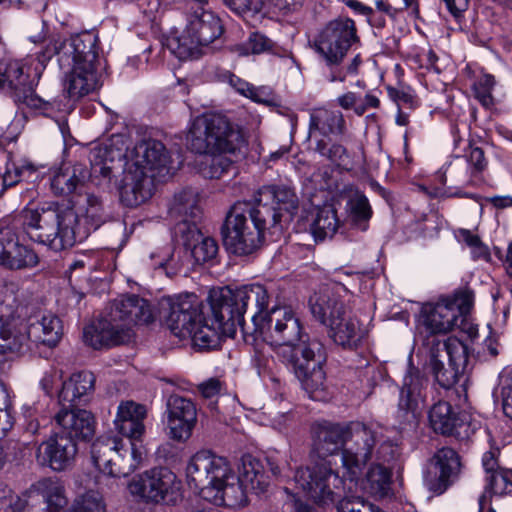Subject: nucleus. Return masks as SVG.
<instances>
[{
	"mask_svg": "<svg viewBox=\"0 0 512 512\" xmlns=\"http://www.w3.org/2000/svg\"><path fill=\"white\" fill-rule=\"evenodd\" d=\"M358 40L356 27L349 18L329 22L313 39L312 48L325 66V72L342 64L353 43Z\"/></svg>",
	"mask_w": 512,
	"mask_h": 512,
	"instance_id": "15",
	"label": "nucleus"
},
{
	"mask_svg": "<svg viewBox=\"0 0 512 512\" xmlns=\"http://www.w3.org/2000/svg\"><path fill=\"white\" fill-rule=\"evenodd\" d=\"M313 450L319 457L334 455L344 450L347 440V425L328 421L313 424Z\"/></svg>",
	"mask_w": 512,
	"mask_h": 512,
	"instance_id": "27",
	"label": "nucleus"
},
{
	"mask_svg": "<svg viewBox=\"0 0 512 512\" xmlns=\"http://www.w3.org/2000/svg\"><path fill=\"white\" fill-rule=\"evenodd\" d=\"M428 419L434 432L453 436L459 440L469 439L476 431L470 417L456 410L449 402L440 400L428 412Z\"/></svg>",
	"mask_w": 512,
	"mask_h": 512,
	"instance_id": "22",
	"label": "nucleus"
},
{
	"mask_svg": "<svg viewBox=\"0 0 512 512\" xmlns=\"http://www.w3.org/2000/svg\"><path fill=\"white\" fill-rule=\"evenodd\" d=\"M469 163V169L472 173L482 180V173L487 168V160L484 155V151L479 147H473L470 149L467 156L464 157Z\"/></svg>",
	"mask_w": 512,
	"mask_h": 512,
	"instance_id": "60",
	"label": "nucleus"
},
{
	"mask_svg": "<svg viewBox=\"0 0 512 512\" xmlns=\"http://www.w3.org/2000/svg\"><path fill=\"white\" fill-rule=\"evenodd\" d=\"M471 306L472 297L468 292L437 303L424 304L418 318L419 328L428 334L448 333L455 327L461 314L469 313Z\"/></svg>",
	"mask_w": 512,
	"mask_h": 512,
	"instance_id": "17",
	"label": "nucleus"
},
{
	"mask_svg": "<svg viewBox=\"0 0 512 512\" xmlns=\"http://www.w3.org/2000/svg\"><path fill=\"white\" fill-rule=\"evenodd\" d=\"M190 486L200 491L204 498L217 504L240 506L246 502L249 491L234 475L226 458L209 450L195 453L186 467Z\"/></svg>",
	"mask_w": 512,
	"mask_h": 512,
	"instance_id": "6",
	"label": "nucleus"
},
{
	"mask_svg": "<svg viewBox=\"0 0 512 512\" xmlns=\"http://www.w3.org/2000/svg\"><path fill=\"white\" fill-rule=\"evenodd\" d=\"M34 78L27 86L17 92L14 96V101L18 105H24L32 110L46 113L52 110L53 104L50 101H45L33 92Z\"/></svg>",
	"mask_w": 512,
	"mask_h": 512,
	"instance_id": "50",
	"label": "nucleus"
},
{
	"mask_svg": "<svg viewBox=\"0 0 512 512\" xmlns=\"http://www.w3.org/2000/svg\"><path fill=\"white\" fill-rule=\"evenodd\" d=\"M95 377L89 371H81L71 375L62 385L58 399L61 406L76 407L88 401L94 390Z\"/></svg>",
	"mask_w": 512,
	"mask_h": 512,
	"instance_id": "31",
	"label": "nucleus"
},
{
	"mask_svg": "<svg viewBox=\"0 0 512 512\" xmlns=\"http://www.w3.org/2000/svg\"><path fill=\"white\" fill-rule=\"evenodd\" d=\"M183 246L190 254L195 263L201 264L215 258L218 252L217 242L211 237H200L191 241L190 245L185 243L184 238H180Z\"/></svg>",
	"mask_w": 512,
	"mask_h": 512,
	"instance_id": "45",
	"label": "nucleus"
},
{
	"mask_svg": "<svg viewBox=\"0 0 512 512\" xmlns=\"http://www.w3.org/2000/svg\"><path fill=\"white\" fill-rule=\"evenodd\" d=\"M391 488V474L381 465H373L369 468L364 489L375 497H385Z\"/></svg>",
	"mask_w": 512,
	"mask_h": 512,
	"instance_id": "43",
	"label": "nucleus"
},
{
	"mask_svg": "<svg viewBox=\"0 0 512 512\" xmlns=\"http://www.w3.org/2000/svg\"><path fill=\"white\" fill-rule=\"evenodd\" d=\"M123 156L121 150L108 144L94 146L89 153L91 171L95 175L110 178L114 169V163Z\"/></svg>",
	"mask_w": 512,
	"mask_h": 512,
	"instance_id": "38",
	"label": "nucleus"
},
{
	"mask_svg": "<svg viewBox=\"0 0 512 512\" xmlns=\"http://www.w3.org/2000/svg\"><path fill=\"white\" fill-rule=\"evenodd\" d=\"M236 478L249 491L257 494L265 492L268 487L261 463L250 455L242 457L239 476Z\"/></svg>",
	"mask_w": 512,
	"mask_h": 512,
	"instance_id": "36",
	"label": "nucleus"
},
{
	"mask_svg": "<svg viewBox=\"0 0 512 512\" xmlns=\"http://www.w3.org/2000/svg\"><path fill=\"white\" fill-rule=\"evenodd\" d=\"M512 492V478L509 473L499 471L486 476L485 492L494 495H503Z\"/></svg>",
	"mask_w": 512,
	"mask_h": 512,
	"instance_id": "56",
	"label": "nucleus"
},
{
	"mask_svg": "<svg viewBox=\"0 0 512 512\" xmlns=\"http://www.w3.org/2000/svg\"><path fill=\"white\" fill-rule=\"evenodd\" d=\"M198 389L203 397L213 398L221 393L223 385L219 379L210 378L199 384Z\"/></svg>",
	"mask_w": 512,
	"mask_h": 512,
	"instance_id": "64",
	"label": "nucleus"
},
{
	"mask_svg": "<svg viewBox=\"0 0 512 512\" xmlns=\"http://www.w3.org/2000/svg\"><path fill=\"white\" fill-rule=\"evenodd\" d=\"M388 96L391 100L396 102L398 105L401 104H409L413 103V94L408 88H397L388 86L387 87Z\"/></svg>",
	"mask_w": 512,
	"mask_h": 512,
	"instance_id": "63",
	"label": "nucleus"
},
{
	"mask_svg": "<svg viewBox=\"0 0 512 512\" xmlns=\"http://www.w3.org/2000/svg\"><path fill=\"white\" fill-rule=\"evenodd\" d=\"M34 342H40L47 346L57 345L63 333L61 320L54 314L42 315L37 322H29Z\"/></svg>",
	"mask_w": 512,
	"mask_h": 512,
	"instance_id": "35",
	"label": "nucleus"
},
{
	"mask_svg": "<svg viewBox=\"0 0 512 512\" xmlns=\"http://www.w3.org/2000/svg\"><path fill=\"white\" fill-rule=\"evenodd\" d=\"M346 296L344 285L328 283L310 297L309 305L312 315L328 328V335L335 344L355 349L366 337L367 330L350 314L344 301Z\"/></svg>",
	"mask_w": 512,
	"mask_h": 512,
	"instance_id": "7",
	"label": "nucleus"
},
{
	"mask_svg": "<svg viewBox=\"0 0 512 512\" xmlns=\"http://www.w3.org/2000/svg\"><path fill=\"white\" fill-rule=\"evenodd\" d=\"M346 132V123L342 112L325 108L314 109L310 114L309 137L318 142L329 136H341Z\"/></svg>",
	"mask_w": 512,
	"mask_h": 512,
	"instance_id": "30",
	"label": "nucleus"
},
{
	"mask_svg": "<svg viewBox=\"0 0 512 512\" xmlns=\"http://www.w3.org/2000/svg\"><path fill=\"white\" fill-rule=\"evenodd\" d=\"M170 213L177 219L175 236L184 238L187 245L200 237L198 222L202 217V207L198 191L185 188L174 196Z\"/></svg>",
	"mask_w": 512,
	"mask_h": 512,
	"instance_id": "21",
	"label": "nucleus"
},
{
	"mask_svg": "<svg viewBox=\"0 0 512 512\" xmlns=\"http://www.w3.org/2000/svg\"><path fill=\"white\" fill-rule=\"evenodd\" d=\"M69 512H106L102 496L97 491H88L77 497Z\"/></svg>",
	"mask_w": 512,
	"mask_h": 512,
	"instance_id": "55",
	"label": "nucleus"
},
{
	"mask_svg": "<svg viewBox=\"0 0 512 512\" xmlns=\"http://www.w3.org/2000/svg\"><path fill=\"white\" fill-rule=\"evenodd\" d=\"M17 239L16 233L8 228L4 227L0 229V265H2L5 258L11 253V249L14 247V243Z\"/></svg>",
	"mask_w": 512,
	"mask_h": 512,
	"instance_id": "62",
	"label": "nucleus"
},
{
	"mask_svg": "<svg viewBox=\"0 0 512 512\" xmlns=\"http://www.w3.org/2000/svg\"><path fill=\"white\" fill-rule=\"evenodd\" d=\"M431 348H437L439 352L444 353V359L452 365L463 371L466 368L469 358L468 347L458 338L449 337L443 342L437 341Z\"/></svg>",
	"mask_w": 512,
	"mask_h": 512,
	"instance_id": "42",
	"label": "nucleus"
},
{
	"mask_svg": "<svg viewBox=\"0 0 512 512\" xmlns=\"http://www.w3.org/2000/svg\"><path fill=\"white\" fill-rule=\"evenodd\" d=\"M19 292L17 283L9 282L0 285V321L18 311Z\"/></svg>",
	"mask_w": 512,
	"mask_h": 512,
	"instance_id": "49",
	"label": "nucleus"
},
{
	"mask_svg": "<svg viewBox=\"0 0 512 512\" xmlns=\"http://www.w3.org/2000/svg\"><path fill=\"white\" fill-rule=\"evenodd\" d=\"M496 85L495 77L491 74H483L472 86L474 97L480 104L489 109L494 105L492 91Z\"/></svg>",
	"mask_w": 512,
	"mask_h": 512,
	"instance_id": "51",
	"label": "nucleus"
},
{
	"mask_svg": "<svg viewBox=\"0 0 512 512\" xmlns=\"http://www.w3.org/2000/svg\"><path fill=\"white\" fill-rule=\"evenodd\" d=\"M77 450L74 440L56 433L39 445L36 459L42 466H48L54 471H63L72 466Z\"/></svg>",
	"mask_w": 512,
	"mask_h": 512,
	"instance_id": "24",
	"label": "nucleus"
},
{
	"mask_svg": "<svg viewBox=\"0 0 512 512\" xmlns=\"http://www.w3.org/2000/svg\"><path fill=\"white\" fill-rule=\"evenodd\" d=\"M26 171H34V166L31 163H8L6 166V171L3 175L4 187H11L18 183L21 179L22 174Z\"/></svg>",
	"mask_w": 512,
	"mask_h": 512,
	"instance_id": "59",
	"label": "nucleus"
},
{
	"mask_svg": "<svg viewBox=\"0 0 512 512\" xmlns=\"http://www.w3.org/2000/svg\"><path fill=\"white\" fill-rule=\"evenodd\" d=\"M129 491L147 503L173 501L180 489L177 476L168 468H152L129 483Z\"/></svg>",
	"mask_w": 512,
	"mask_h": 512,
	"instance_id": "20",
	"label": "nucleus"
},
{
	"mask_svg": "<svg viewBox=\"0 0 512 512\" xmlns=\"http://www.w3.org/2000/svg\"><path fill=\"white\" fill-rule=\"evenodd\" d=\"M272 48L273 42L268 37L261 33L253 32L244 42L234 45L231 51L238 56L246 57L268 52Z\"/></svg>",
	"mask_w": 512,
	"mask_h": 512,
	"instance_id": "47",
	"label": "nucleus"
},
{
	"mask_svg": "<svg viewBox=\"0 0 512 512\" xmlns=\"http://www.w3.org/2000/svg\"><path fill=\"white\" fill-rule=\"evenodd\" d=\"M187 146L199 154L237 156L247 146L240 125L221 114H204L190 125Z\"/></svg>",
	"mask_w": 512,
	"mask_h": 512,
	"instance_id": "9",
	"label": "nucleus"
},
{
	"mask_svg": "<svg viewBox=\"0 0 512 512\" xmlns=\"http://www.w3.org/2000/svg\"><path fill=\"white\" fill-rule=\"evenodd\" d=\"M155 268H161L168 277H173L183 270L188 262V252L176 251L172 245L168 244L150 255Z\"/></svg>",
	"mask_w": 512,
	"mask_h": 512,
	"instance_id": "37",
	"label": "nucleus"
},
{
	"mask_svg": "<svg viewBox=\"0 0 512 512\" xmlns=\"http://www.w3.org/2000/svg\"><path fill=\"white\" fill-rule=\"evenodd\" d=\"M337 512H384L378 505L362 496H345L336 505Z\"/></svg>",
	"mask_w": 512,
	"mask_h": 512,
	"instance_id": "52",
	"label": "nucleus"
},
{
	"mask_svg": "<svg viewBox=\"0 0 512 512\" xmlns=\"http://www.w3.org/2000/svg\"><path fill=\"white\" fill-rule=\"evenodd\" d=\"M89 175L87 167L83 164H64L53 173L51 190L55 195H68L81 186Z\"/></svg>",
	"mask_w": 512,
	"mask_h": 512,
	"instance_id": "33",
	"label": "nucleus"
},
{
	"mask_svg": "<svg viewBox=\"0 0 512 512\" xmlns=\"http://www.w3.org/2000/svg\"><path fill=\"white\" fill-rule=\"evenodd\" d=\"M460 469L457 452L450 447H442L430 459L424 483L430 491L442 494L457 479Z\"/></svg>",
	"mask_w": 512,
	"mask_h": 512,
	"instance_id": "23",
	"label": "nucleus"
},
{
	"mask_svg": "<svg viewBox=\"0 0 512 512\" xmlns=\"http://www.w3.org/2000/svg\"><path fill=\"white\" fill-rule=\"evenodd\" d=\"M361 64V56L360 54H356L348 65L343 66L342 64H338L337 68H331L326 72L325 77L329 82H344L347 76L356 75L358 73Z\"/></svg>",
	"mask_w": 512,
	"mask_h": 512,
	"instance_id": "57",
	"label": "nucleus"
},
{
	"mask_svg": "<svg viewBox=\"0 0 512 512\" xmlns=\"http://www.w3.org/2000/svg\"><path fill=\"white\" fill-rule=\"evenodd\" d=\"M187 25L182 36L168 39L167 46L180 60L197 59L202 48L223 33L220 18L205 9L203 0H186Z\"/></svg>",
	"mask_w": 512,
	"mask_h": 512,
	"instance_id": "11",
	"label": "nucleus"
},
{
	"mask_svg": "<svg viewBox=\"0 0 512 512\" xmlns=\"http://www.w3.org/2000/svg\"><path fill=\"white\" fill-rule=\"evenodd\" d=\"M347 440L342 452V466L351 480L356 479L371 459L379 432L361 422L347 424Z\"/></svg>",
	"mask_w": 512,
	"mask_h": 512,
	"instance_id": "18",
	"label": "nucleus"
},
{
	"mask_svg": "<svg viewBox=\"0 0 512 512\" xmlns=\"http://www.w3.org/2000/svg\"><path fill=\"white\" fill-rule=\"evenodd\" d=\"M444 353L439 352L437 348H430L429 367L437 383L449 389L459 380L463 370L448 362L445 364Z\"/></svg>",
	"mask_w": 512,
	"mask_h": 512,
	"instance_id": "39",
	"label": "nucleus"
},
{
	"mask_svg": "<svg viewBox=\"0 0 512 512\" xmlns=\"http://www.w3.org/2000/svg\"><path fill=\"white\" fill-rule=\"evenodd\" d=\"M167 426L171 438L188 439L196 424L197 412L194 403L180 395H171L167 402Z\"/></svg>",
	"mask_w": 512,
	"mask_h": 512,
	"instance_id": "26",
	"label": "nucleus"
},
{
	"mask_svg": "<svg viewBox=\"0 0 512 512\" xmlns=\"http://www.w3.org/2000/svg\"><path fill=\"white\" fill-rule=\"evenodd\" d=\"M347 210L352 222L362 230H366V223L372 216V208L368 198L363 193L355 191L349 197Z\"/></svg>",
	"mask_w": 512,
	"mask_h": 512,
	"instance_id": "46",
	"label": "nucleus"
},
{
	"mask_svg": "<svg viewBox=\"0 0 512 512\" xmlns=\"http://www.w3.org/2000/svg\"><path fill=\"white\" fill-rule=\"evenodd\" d=\"M212 309L211 292L207 304H200L194 294L163 297L159 301V318L173 335L190 338L201 350L216 349L226 338L223 316Z\"/></svg>",
	"mask_w": 512,
	"mask_h": 512,
	"instance_id": "1",
	"label": "nucleus"
},
{
	"mask_svg": "<svg viewBox=\"0 0 512 512\" xmlns=\"http://www.w3.org/2000/svg\"><path fill=\"white\" fill-rule=\"evenodd\" d=\"M298 349L300 356L289 357L286 364L291 366L302 388L312 400H327L326 375L323 371L327 354L323 343L318 339H313Z\"/></svg>",
	"mask_w": 512,
	"mask_h": 512,
	"instance_id": "14",
	"label": "nucleus"
},
{
	"mask_svg": "<svg viewBox=\"0 0 512 512\" xmlns=\"http://www.w3.org/2000/svg\"><path fill=\"white\" fill-rule=\"evenodd\" d=\"M22 223L28 237L51 250L61 251L85 240L90 229L69 203L51 202L22 210Z\"/></svg>",
	"mask_w": 512,
	"mask_h": 512,
	"instance_id": "4",
	"label": "nucleus"
},
{
	"mask_svg": "<svg viewBox=\"0 0 512 512\" xmlns=\"http://www.w3.org/2000/svg\"><path fill=\"white\" fill-rule=\"evenodd\" d=\"M284 214L270 202L261 199L260 189L252 201H238L230 209L223 226L226 248L237 255H249L256 251L264 232L281 234Z\"/></svg>",
	"mask_w": 512,
	"mask_h": 512,
	"instance_id": "2",
	"label": "nucleus"
},
{
	"mask_svg": "<svg viewBox=\"0 0 512 512\" xmlns=\"http://www.w3.org/2000/svg\"><path fill=\"white\" fill-rule=\"evenodd\" d=\"M30 64L23 60L0 61V89L11 97L31 82Z\"/></svg>",
	"mask_w": 512,
	"mask_h": 512,
	"instance_id": "32",
	"label": "nucleus"
},
{
	"mask_svg": "<svg viewBox=\"0 0 512 512\" xmlns=\"http://www.w3.org/2000/svg\"><path fill=\"white\" fill-rule=\"evenodd\" d=\"M169 163L165 146L157 140L138 142L127 154V168L120 188L121 201L130 207L147 201L153 193L152 171H161Z\"/></svg>",
	"mask_w": 512,
	"mask_h": 512,
	"instance_id": "8",
	"label": "nucleus"
},
{
	"mask_svg": "<svg viewBox=\"0 0 512 512\" xmlns=\"http://www.w3.org/2000/svg\"><path fill=\"white\" fill-rule=\"evenodd\" d=\"M294 481L296 486L318 505L334 503L344 485L343 479L333 469L331 462L325 459L297 469Z\"/></svg>",
	"mask_w": 512,
	"mask_h": 512,
	"instance_id": "16",
	"label": "nucleus"
},
{
	"mask_svg": "<svg viewBox=\"0 0 512 512\" xmlns=\"http://www.w3.org/2000/svg\"><path fill=\"white\" fill-rule=\"evenodd\" d=\"M252 323L255 340L260 337L276 346V353L284 363L289 357L300 356L298 348L314 339L308 337L300 318L288 306H273L268 314L252 315Z\"/></svg>",
	"mask_w": 512,
	"mask_h": 512,
	"instance_id": "10",
	"label": "nucleus"
},
{
	"mask_svg": "<svg viewBox=\"0 0 512 512\" xmlns=\"http://www.w3.org/2000/svg\"><path fill=\"white\" fill-rule=\"evenodd\" d=\"M54 420L59 427L58 434L76 440H90L95 434L96 421L93 414L85 409L61 406Z\"/></svg>",
	"mask_w": 512,
	"mask_h": 512,
	"instance_id": "25",
	"label": "nucleus"
},
{
	"mask_svg": "<svg viewBox=\"0 0 512 512\" xmlns=\"http://www.w3.org/2000/svg\"><path fill=\"white\" fill-rule=\"evenodd\" d=\"M81 212L94 229L98 228L104 221L105 215L103 210L102 201L99 197L93 194H87L85 203L81 208Z\"/></svg>",
	"mask_w": 512,
	"mask_h": 512,
	"instance_id": "54",
	"label": "nucleus"
},
{
	"mask_svg": "<svg viewBox=\"0 0 512 512\" xmlns=\"http://www.w3.org/2000/svg\"><path fill=\"white\" fill-rule=\"evenodd\" d=\"M315 150L332 161L342 160L346 156V149L341 144H329V139L315 142Z\"/></svg>",
	"mask_w": 512,
	"mask_h": 512,
	"instance_id": "61",
	"label": "nucleus"
},
{
	"mask_svg": "<svg viewBox=\"0 0 512 512\" xmlns=\"http://www.w3.org/2000/svg\"><path fill=\"white\" fill-rule=\"evenodd\" d=\"M427 384V378L416 368H410L405 375L395 414V427L400 432L417 428L426 399Z\"/></svg>",
	"mask_w": 512,
	"mask_h": 512,
	"instance_id": "19",
	"label": "nucleus"
},
{
	"mask_svg": "<svg viewBox=\"0 0 512 512\" xmlns=\"http://www.w3.org/2000/svg\"><path fill=\"white\" fill-rule=\"evenodd\" d=\"M13 246L10 250L11 253L5 258L2 266L11 270H21L35 267L38 264L39 258L34 250L20 244L18 238Z\"/></svg>",
	"mask_w": 512,
	"mask_h": 512,
	"instance_id": "44",
	"label": "nucleus"
},
{
	"mask_svg": "<svg viewBox=\"0 0 512 512\" xmlns=\"http://www.w3.org/2000/svg\"><path fill=\"white\" fill-rule=\"evenodd\" d=\"M440 182L448 189H454L450 196L477 199L476 194L463 192V188L474 187L481 183L469 169L464 157L457 156L440 172Z\"/></svg>",
	"mask_w": 512,
	"mask_h": 512,
	"instance_id": "28",
	"label": "nucleus"
},
{
	"mask_svg": "<svg viewBox=\"0 0 512 512\" xmlns=\"http://www.w3.org/2000/svg\"><path fill=\"white\" fill-rule=\"evenodd\" d=\"M227 6L244 19L248 24L254 25L260 18L264 0H226Z\"/></svg>",
	"mask_w": 512,
	"mask_h": 512,
	"instance_id": "48",
	"label": "nucleus"
},
{
	"mask_svg": "<svg viewBox=\"0 0 512 512\" xmlns=\"http://www.w3.org/2000/svg\"><path fill=\"white\" fill-rule=\"evenodd\" d=\"M35 489L43 497L49 512H58L68 503L64 485L57 479H42L35 484Z\"/></svg>",
	"mask_w": 512,
	"mask_h": 512,
	"instance_id": "40",
	"label": "nucleus"
},
{
	"mask_svg": "<svg viewBox=\"0 0 512 512\" xmlns=\"http://www.w3.org/2000/svg\"><path fill=\"white\" fill-rule=\"evenodd\" d=\"M261 199L270 202L278 212L284 214V222L291 221L298 209V197L287 185H267L260 188Z\"/></svg>",
	"mask_w": 512,
	"mask_h": 512,
	"instance_id": "34",
	"label": "nucleus"
},
{
	"mask_svg": "<svg viewBox=\"0 0 512 512\" xmlns=\"http://www.w3.org/2000/svg\"><path fill=\"white\" fill-rule=\"evenodd\" d=\"M98 41L95 33L86 31L55 44L44 54L45 60L52 54L57 56L60 68L65 70L64 92L73 101L101 86Z\"/></svg>",
	"mask_w": 512,
	"mask_h": 512,
	"instance_id": "3",
	"label": "nucleus"
},
{
	"mask_svg": "<svg viewBox=\"0 0 512 512\" xmlns=\"http://www.w3.org/2000/svg\"><path fill=\"white\" fill-rule=\"evenodd\" d=\"M0 512H22V502L5 484H0Z\"/></svg>",
	"mask_w": 512,
	"mask_h": 512,
	"instance_id": "58",
	"label": "nucleus"
},
{
	"mask_svg": "<svg viewBox=\"0 0 512 512\" xmlns=\"http://www.w3.org/2000/svg\"><path fill=\"white\" fill-rule=\"evenodd\" d=\"M147 410L134 401L121 402L114 419L115 430L129 440H142L145 434L144 419Z\"/></svg>",
	"mask_w": 512,
	"mask_h": 512,
	"instance_id": "29",
	"label": "nucleus"
},
{
	"mask_svg": "<svg viewBox=\"0 0 512 512\" xmlns=\"http://www.w3.org/2000/svg\"><path fill=\"white\" fill-rule=\"evenodd\" d=\"M338 227L339 220L335 209L332 206H324L317 210L311 224V233L316 241H322L327 237H332Z\"/></svg>",
	"mask_w": 512,
	"mask_h": 512,
	"instance_id": "41",
	"label": "nucleus"
},
{
	"mask_svg": "<svg viewBox=\"0 0 512 512\" xmlns=\"http://www.w3.org/2000/svg\"><path fill=\"white\" fill-rule=\"evenodd\" d=\"M204 155L205 161L201 162L199 171L205 178H220L232 163L231 159L222 158L221 155Z\"/></svg>",
	"mask_w": 512,
	"mask_h": 512,
	"instance_id": "53",
	"label": "nucleus"
},
{
	"mask_svg": "<svg viewBox=\"0 0 512 512\" xmlns=\"http://www.w3.org/2000/svg\"><path fill=\"white\" fill-rule=\"evenodd\" d=\"M154 320L149 302L138 295L120 296L110 302L105 313L84 330L85 342L94 349L128 343L134 336L133 327Z\"/></svg>",
	"mask_w": 512,
	"mask_h": 512,
	"instance_id": "5",
	"label": "nucleus"
},
{
	"mask_svg": "<svg viewBox=\"0 0 512 512\" xmlns=\"http://www.w3.org/2000/svg\"><path fill=\"white\" fill-rule=\"evenodd\" d=\"M142 440L99 437L91 446L95 467L110 477H127L137 470L146 457Z\"/></svg>",
	"mask_w": 512,
	"mask_h": 512,
	"instance_id": "12",
	"label": "nucleus"
},
{
	"mask_svg": "<svg viewBox=\"0 0 512 512\" xmlns=\"http://www.w3.org/2000/svg\"><path fill=\"white\" fill-rule=\"evenodd\" d=\"M212 309L223 316L226 337L232 336L235 321L241 324L243 315L249 304H254L258 315L261 312L268 314L270 296L267 289L261 284H251L230 289L228 287L211 290Z\"/></svg>",
	"mask_w": 512,
	"mask_h": 512,
	"instance_id": "13",
	"label": "nucleus"
}]
</instances>
